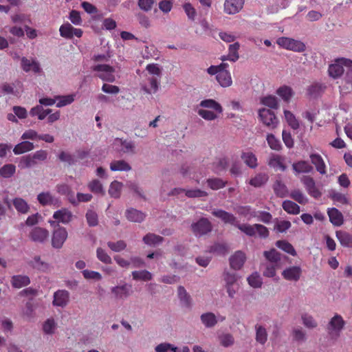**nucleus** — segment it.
Returning a JSON list of instances; mask_svg holds the SVG:
<instances>
[{"instance_id": "nucleus-1", "label": "nucleus", "mask_w": 352, "mask_h": 352, "mask_svg": "<svg viewBox=\"0 0 352 352\" xmlns=\"http://www.w3.org/2000/svg\"><path fill=\"white\" fill-rule=\"evenodd\" d=\"M197 115L206 121H214L223 113V107L214 99H204L196 106Z\"/></svg>"}, {"instance_id": "nucleus-2", "label": "nucleus", "mask_w": 352, "mask_h": 352, "mask_svg": "<svg viewBox=\"0 0 352 352\" xmlns=\"http://www.w3.org/2000/svg\"><path fill=\"white\" fill-rule=\"evenodd\" d=\"M227 63H221L219 65H211L207 69L208 74L216 75V79L222 87H229L232 85V78L230 72L228 70Z\"/></svg>"}, {"instance_id": "nucleus-3", "label": "nucleus", "mask_w": 352, "mask_h": 352, "mask_svg": "<svg viewBox=\"0 0 352 352\" xmlns=\"http://www.w3.org/2000/svg\"><path fill=\"white\" fill-rule=\"evenodd\" d=\"M344 67L351 68L352 60L346 58H337L329 65L328 74L331 78L337 79L344 74Z\"/></svg>"}, {"instance_id": "nucleus-4", "label": "nucleus", "mask_w": 352, "mask_h": 352, "mask_svg": "<svg viewBox=\"0 0 352 352\" xmlns=\"http://www.w3.org/2000/svg\"><path fill=\"white\" fill-rule=\"evenodd\" d=\"M133 293L132 285L126 282H121L110 288V294L116 301H124L129 298Z\"/></svg>"}, {"instance_id": "nucleus-5", "label": "nucleus", "mask_w": 352, "mask_h": 352, "mask_svg": "<svg viewBox=\"0 0 352 352\" xmlns=\"http://www.w3.org/2000/svg\"><path fill=\"white\" fill-rule=\"evenodd\" d=\"M257 113L259 121L267 128L274 129L278 126L279 120L271 109L262 107L258 109Z\"/></svg>"}, {"instance_id": "nucleus-6", "label": "nucleus", "mask_w": 352, "mask_h": 352, "mask_svg": "<svg viewBox=\"0 0 352 352\" xmlns=\"http://www.w3.org/2000/svg\"><path fill=\"white\" fill-rule=\"evenodd\" d=\"M223 280L226 292L230 298H234L240 288L239 277L234 273L224 272Z\"/></svg>"}, {"instance_id": "nucleus-7", "label": "nucleus", "mask_w": 352, "mask_h": 352, "mask_svg": "<svg viewBox=\"0 0 352 352\" xmlns=\"http://www.w3.org/2000/svg\"><path fill=\"white\" fill-rule=\"evenodd\" d=\"M238 228L245 234L250 236H256L265 238L269 234L267 228L261 224H242L237 225Z\"/></svg>"}, {"instance_id": "nucleus-8", "label": "nucleus", "mask_w": 352, "mask_h": 352, "mask_svg": "<svg viewBox=\"0 0 352 352\" xmlns=\"http://www.w3.org/2000/svg\"><path fill=\"white\" fill-rule=\"evenodd\" d=\"M276 43L280 47L287 50L296 52H302L305 50V45L302 42L289 37H280L277 38Z\"/></svg>"}, {"instance_id": "nucleus-9", "label": "nucleus", "mask_w": 352, "mask_h": 352, "mask_svg": "<svg viewBox=\"0 0 352 352\" xmlns=\"http://www.w3.org/2000/svg\"><path fill=\"white\" fill-rule=\"evenodd\" d=\"M93 70L98 72V76L104 81L113 82L116 80L115 68L109 65H96Z\"/></svg>"}, {"instance_id": "nucleus-10", "label": "nucleus", "mask_w": 352, "mask_h": 352, "mask_svg": "<svg viewBox=\"0 0 352 352\" xmlns=\"http://www.w3.org/2000/svg\"><path fill=\"white\" fill-rule=\"evenodd\" d=\"M59 33L65 39H72L74 37H82L83 31L80 28H74L69 22H65L60 26Z\"/></svg>"}, {"instance_id": "nucleus-11", "label": "nucleus", "mask_w": 352, "mask_h": 352, "mask_svg": "<svg viewBox=\"0 0 352 352\" xmlns=\"http://www.w3.org/2000/svg\"><path fill=\"white\" fill-rule=\"evenodd\" d=\"M20 65L25 72L39 74L42 72L39 62L34 58H27L25 56L20 58Z\"/></svg>"}, {"instance_id": "nucleus-12", "label": "nucleus", "mask_w": 352, "mask_h": 352, "mask_svg": "<svg viewBox=\"0 0 352 352\" xmlns=\"http://www.w3.org/2000/svg\"><path fill=\"white\" fill-rule=\"evenodd\" d=\"M245 0H225L223 10L226 14L234 15L239 13L243 8Z\"/></svg>"}, {"instance_id": "nucleus-13", "label": "nucleus", "mask_w": 352, "mask_h": 352, "mask_svg": "<svg viewBox=\"0 0 352 352\" xmlns=\"http://www.w3.org/2000/svg\"><path fill=\"white\" fill-rule=\"evenodd\" d=\"M53 218L54 219V221H49V223L51 226H53L56 223L67 224L72 220L73 214L68 209L61 208L54 213Z\"/></svg>"}, {"instance_id": "nucleus-14", "label": "nucleus", "mask_w": 352, "mask_h": 352, "mask_svg": "<svg viewBox=\"0 0 352 352\" xmlns=\"http://www.w3.org/2000/svg\"><path fill=\"white\" fill-rule=\"evenodd\" d=\"M68 234L65 228H58L52 234V245L54 248H61L67 238Z\"/></svg>"}, {"instance_id": "nucleus-15", "label": "nucleus", "mask_w": 352, "mask_h": 352, "mask_svg": "<svg viewBox=\"0 0 352 352\" xmlns=\"http://www.w3.org/2000/svg\"><path fill=\"white\" fill-rule=\"evenodd\" d=\"M192 230L196 236H201L210 232L212 226L206 219H201L197 222L192 224Z\"/></svg>"}, {"instance_id": "nucleus-16", "label": "nucleus", "mask_w": 352, "mask_h": 352, "mask_svg": "<svg viewBox=\"0 0 352 352\" xmlns=\"http://www.w3.org/2000/svg\"><path fill=\"white\" fill-rule=\"evenodd\" d=\"M113 149L124 153H134L135 146L131 141L122 140L121 139H116L113 142Z\"/></svg>"}, {"instance_id": "nucleus-17", "label": "nucleus", "mask_w": 352, "mask_h": 352, "mask_svg": "<svg viewBox=\"0 0 352 352\" xmlns=\"http://www.w3.org/2000/svg\"><path fill=\"white\" fill-rule=\"evenodd\" d=\"M344 326V321L340 315L335 314L330 320L328 330L330 334L338 336Z\"/></svg>"}, {"instance_id": "nucleus-18", "label": "nucleus", "mask_w": 352, "mask_h": 352, "mask_svg": "<svg viewBox=\"0 0 352 352\" xmlns=\"http://www.w3.org/2000/svg\"><path fill=\"white\" fill-rule=\"evenodd\" d=\"M69 293L65 289H59L54 292L52 305L54 307H65L69 303Z\"/></svg>"}, {"instance_id": "nucleus-19", "label": "nucleus", "mask_w": 352, "mask_h": 352, "mask_svg": "<svg viewBox=\"0 0 352 352\" xmlns=\"http://www.w3.org/2000/svg\"><path fill=\"white\" fill-rule=\"evenodd\" d=\"M49 236V232L47 230L41 228L35 227L29 233V238L31 241L36 243L44 242Z\"/></svg>"}, {"instance_id": "nucleus-20", "label": "nucleus", "mask_w": 352, "mask_h": 352, "mask_svg": "<svg viewBox=\"0 0 352 352\" xmlns=\"http://www.w3.org/2000/svg\"><path fill=\"white\" fill-rule=\"evenodd\" d=\"M276 95L285 102H289L295 96V91L292 87L283 85L276 90Z\"/></svg>"}, {"instance_id": "nucleus-21", "label": "nucleus", "mask_w": 352, "mask_h": 352, "mask_svg": "<svg viewBox=\"0 0 352 352\" xmlns=\"http://www.w3.org/2000/svg\"><path fill=\"white\" fill-rule=\"evenodd\" d=\"M302 270L299 266H290L285 268L283 272V277L289 281H297L300 279Z\"/></svg>"}, {"instance_id": "nucleus-22", "label": "nucleus", "mask_w": 352, "mask_h": 352, "mask_svg": "<svg viewBox=\"0 0 352 352\" xmlns=\"http://www.w3.org/2000/svg\"><path fill=\"white\" fill-rule=\"evenodd\" d=\"M268 165L276 170H285L286 168L285 158L277 154L270 155L268 160Z\"/></svg>"}, {"instance_id": "nucleus-23", "label": "nucleus", "mask_w": 352, "mask_h": 352, "mask_svg": "<svg viewBox=\"0 0 352 352\" xmlns=\"http://www.w3.org/2000/svg\"><path fill=\"white\" fill-rule=\"evenodd\" d=\"M245 260L246 256L245 253L237 251L230 258V267L235 270H239L243 267Z\"/></svg>"}, {"instance_id": "nucleus-24", "label": "nucleus", "mask_w": 352, "mask_h": 352, "mask_svg": "<svg viewBox=\"0 0 352 352\" xmlns=\"http://www.w3.org/2000/svg\"><path fill=\"white\" fill-rule=\"evenodd\" d=\"M301 181L311 196L318 198L321 195V192L316 186L315 182L311 177L305 176L302 178Z\"/></svg>"}, {"instance_id": "nucleus-25", "label": "nucleus", "mask_w": 352, "mask_h": 352, "mask_svg": "<svg viewBox=\"0 0 352 352\" xmlns=\"http://www.w3.org/2000/svg\"><path fill=\"white\" fill-rule=\"evenodd\" d=\"M177 295L181 305L185 308L190 309L193 305V300L185 288L179 286L177 289Z\"/></svg>"}, {"instance_id": "nucleus-26", "label": "nucleus", "mask_w": 352, "mask_h": 352, "mask_svg": "<svg viewBox=\"0 0 352 352\" xmlns=\"http://www.w3.org/2000/svg\"><path fill=\"white\" fill-rule=\"evenodd\" d=\"M37 200L42 206H58L59 201L49 192H42L37 195Z\"/></svg>"}, {"instance_id": "nucleus-27", "label": "nucleus", "mask_w": 352, "mask_h": 352, "mask_svg": "<svg viewBox=\"0 0 352 352\" xmlns=\"http://www.w3.org/2000/svg\"><path fill=\"white\" fill-rule=\"evenodd\" d=\"M327 214L330 222L334 226H340L344 223V217L337 208H332L327 210Z\"/></svg>"}, {"instance_id": "nucleus-28", "label": "nucleus", "mask_w": 352, "mask_h": 352, "mask_svg": "<svg viewBox=\"0 0 352 352\" xmlns=\"http://www.w3.org/2000/svg\"><path fill=\"white\" fill-rule=\"evenodd\" d=\"M160 87V82L155 77H151L148 78L147 82L142 84V89L146 94H155L156 93Z\"/></svg>"}, {"instance_id": "nucleus-29", "label": "nucleus", "mask_w": 352, "mask_h": 352, "mask_svg": "<svg viewBox=\"0 0 352 352\" xmlns=\"http://www.w3.org/2000/svg\"><path fill=\"white\" fill-rule=\"evenodd\" d=\"M212 214L217 218L221 219L225 223L236 225V218L230 213L222 210H214Z\"/></svg>"}, {"instance_id": "nucleus-30", "label": "nucleus", "mask_w": 352, "mask_h": 352, "mask_svg": "<svg viewBox=\"0 0 352 352\" xmlns=\"http://www.w3.org/2000/svg\"><path fill=\"white\" fill-rule=\"evenodd\" d=\"M201 323L207 328L213 327L218 322L216 315L212 312L204 313L200 316Z\"/></svg>"}, {"instance_id": "nucleus-31", "label": "nucleus", "mask_w": 352, "mask_h": 352, "mask_svg": "<svg viewBox=\"0 0 352 352\" xmlns=\"http://www.w3.org/2000/svg\"><path fill=\"white\" fill-rule=\"evenodd\" d=\"M125 215L129 221L136 223L142 222L145 218L143 212L133 208L128 209L125 212Z\"/></svg>"}, {"instance_id": "nucleus-32", "label": "nucleus", "mask_w": 352, "mask_h": 352, "mask_svg": "<svg viewBox=\"0 0 352 352\" xmlns=\"http://www.w3.org/2000/svg\"><path fill=\"white\" fill-rule=\"evenodd\" d=\"M336 236L342 246L352 248V236L349 233L338 230L336 232Z\"/></svg>"}, {"instance_id": "nucleus-33", "label": "nucleus", "mask_w": 352, "mask_h": 352, "mask_svg": "<svg viewBox=\"0 0 352 352\" xmlns=\"http://www.w3.org/2000/svg\"><path fill=\"white\" fill-rule=\"evenodd\" d=\"M30 283V278L25 275H15L11 278V284L14 288H21Z\"/></svg>"}, {"instance_id": "nucleus-34", "label": "nucleus", "mask_w": 352, "mask_h": 352, "mask_svg": "<svg viewBox=\"0 0 352 352\" xmlns=\"http://www.w3.org/2000/svg\"><path fill=\"white\" fill-rule=\"evenodd\" d=\"M42 329L44 333L52 335L57 329V322L54 318H47L42 324Z\"/></svg>"}, {"instance_id": "nucleus-35", "label": "nucleus", "mask_w": 352, "mask_h": 352, "mask_svg": "<svg viewBox=\"0 0 352 352\" xmlns=\"http://www.w3.org/2000/svg\"><path fill=\"white\" fill-rule=\"evenodd\" d=\"M76 94H71L56 96V107L58 108L71 104L76 100Z\"/></svg>"}, {"instance_id": "nucleus-36", "label": "nucleus", "mask_w": 352, "mask_h": 352, "mask_svg": "<svg viewBox=\"0 0 352 352\" xmlns=\"http://www.w3.org/2000/svg\"><path fill=\"white\" fill-rule=\"evenodd\" d=\"M310 159L311 163L316 166V170L320 174H324L326 173L325 164L320 155L312 153L310 155Z\"/></svg>"}, {"instance_id": "nucleus-37", "label": "nucleus", "mask_w": 352, "mask_h": 352, "mask_svg": "<svg viewBox=\"0 0 352 352\" xmlns=\"http://www.w3.org/2000/svg\"><path fill=\"white\" fill-rule=\"evenodd\" d=\"M292 168L294 172L297 174L308 173L313 169L312 166L306 161H298L295 162L293 164Z\"/></svg>"}, {"instance_id": "nucleus-38", "label": "nucleus", "mask_w": 352, "mask_h": 352, "mask_svg": "<svg viewBox=\"0 0 352 352\" xmlns=\"http://www.w3.org/2000/svg\"><path fill=\"white\" fill-rule=\"evenodd\" d=\"M240 45L238 42L234 43L233 44L230 45L229 46V52L228 56H222L221 60L224 61L226 60H229L231 61H236L239 58L238 51L239 49Z\"/></svg>"}, {"instance_id": "nucleus-39", "label": "nucleus", "mask_w": 352, "mask_h": 352, "mask_svg": "<svg viewBox=\"0 0 352 352\" xmlns=\"http://www.w3.org/2000/svg\"><path fill=\"white\" fill-rule=\"evenodd\" d=\"M262 104L270 109H276L279 107L278 98L274 95H267L262 97L260 100Z\"/></svg>"}, {"instance_id": "nucleus-40", "label": "nucleus", "mask_w": 352, "mask_h": 352, "mask_svg": "<svg viewBox=\"0 0 352 352\" xmlns=\"http://www.w3.org/2000/svg\"><path fill=\"white\" fill-rule=\"evenodd\" d=\"M283 114L284 118L289 126H291L293 129H298L299 128V121L291 111L284 109Z\"/></svg>"}, {"instance_id": "nucleus-41", "label": "nucleus", "mask_w": 352, "mask_h": 352, "mask_svg": "<svg viewBox=\"0 0 352 352\" xmlns=\"http://www.w3.org/2000/svg\"><path fill=\"white\" fill-rule=\"evenodd\" d=\"M241 157L244 163L252 168H254L258 166L257 157L252 152H243Z\"/></svg>"}, {"instance_id": "nucleus-42", "label": "nucleus", "mask_w": 352, "mask_h": 352, "mask_svg": "<svg viewBox=\"0 0 352 352\" xmlns=\"http://www.w3.org/2000/svg\"><path fill=\"white\" fill-rule=\"evenodd\" d=\"M131 166L124 160H114L110 164L111 171H129L131 170Z\"/></svg>"}, {"instance_id": "nucleus-43", "label": "nucleus", "mask_w": 352, "mask_h": 352, "mask_svg": "<svg viewBox=\"0 0 352 352\" xmlns=\"http://www.w3.org/2000/svg\"><path fill=\"white\" fill-rule=\"evenodd\" d=\"M34 148V146L33 143L28 141H23L14 146L13 152L15 155H20L30 151L33 150Z\"/></svg>"}, {"instance_id": "nucleus-44", "label": "nucleus", "mask_w": 352, "mask_h": 352, "mask_svg": "<svg viewBox=\"0 0 352 352\" xmlns=\"http://www.w3.org/2000/svg\"><path fill=\"white\" fill-rule=\"evenodd\" d=\"M248 285L252 288H260L263 285V279L257 272L252 273L247 278Z\"/></svg>"}, {"instance_id": "nucleus-45", "label": "nucleus", "mask_w": 352, "mask_h": 352, "mask_svg": "<svg viewBox=\"0 0 352 352\" xmlns=\"http://www.w3.org/2000/svg\"><path fill=\"white\" fill-rule=\"evenodd\" d=\"M123 188V184L122 182L118 181L112 182L109 188V194L111 197L118 198L121 195V192Z\"/></svg>"}, {"instance_id": "nucleus-46", "label": "nucleus", "mask_w": 352, "mask_h": 352, "mask_svg": "<svg viewBox=\"0 0 352 352\" xmlns=\"http://www.w3.org/2000/svg\"><path fill=\"white\" fill-rule=\"evenodd\" d=\"M51 112H52V109H44L42 106L37 105L31 109L30 115L32 116H37L38 120H43Z\"/></svg>"}, {"instance_id": "nucleus-47", "label": "nucleus", "mask_w": 352, "mask_h": 352, "mask_svg": "<svg viewBox=\"0 0 352 352\" xmlns=\"http://www.w3.org/2000/svg\"><path fill=\"white\" fill-rule=\"evenodd\" d=\"M276 245L277 248L284 251L285 252L292 255L296 256V251L295 250L294 246L287 241L280 240L276 242Z\"/></svg>"}, {"instance_id": "nucleus-48", "label": "nucleus", "mask_w": 352, "mask_h": 352, "mask_svg": "<svg viewBox=\"0 0 352 352\" xmlns=\"http://www.w3.org/2000/svg\"><path fill=\"white\" fill-rule=\"evenodd\" d=\"M155 352H179V348L175 345L164 342L155 346Z\"/></svg>"}, {"instance_id": "nucleus-49", "label": "nucleus", "mask_w": 352, "mask_h": 352, "mask_svg": "<svg viewBox=\"0 0 352 352\" xmlns=\"http://www.w3.org/2000/svg\"><path fill=\"white\" fill-rule=\"evenodd\" d=\"M12 204L16 210L21 213L25 214L29 211L30 206L22 198L16 197L13 199Z\"/></svg>"}, {"instance_id": "nucleus-50", "label": "nucleus", "mask_w": 352, "mask_h": 352, "mask_svg": "<svg viewBox=\"0 0 352 352\" xmlns=\"http://www.w3.org/2000/svg\"><path fill=\"white\" fill-rule=\"evenodd\" d=\"M282 206L285 212L291 214H298L300 212L299 206L290 200L284 201Z\"/></svg>"}, {"instance_id": "nucleus-51", "label": "nucleus", "mask_w": 352, "mask_h": 352, "mask_svg": "<svg viewBox=\"0 0 352 352\" xmlns=\"http://www.w3.org/2000/svg\"><path fill=\"white\" fill-rule=\"evenodd\" d=\"M31 265L39 270V271H41V272H47L48 271L50 270V265L42 261L40 257H34L32 261H31Z\"/></svg>"}, {"instance_id": "nucleus-52", "label": "nucleus", "mask_w": 352, "mask_h": 352, "mask_svg": "<svg viewBox=\"0 0 352 352\" xmlns=\"http://www.w3.org/2000/svg\"><path fill=\"white\" fill-rule=\"evenodd\" d=\"M87 186L89 189L95 194L104 195L105 193L102 184L98 179H92Z\"/></svg>"}, {"instance_id": "nucleus-53", "label": "nucleus", "mask_w": 352, "mask_h": 352, "mask_svg": "<svg viewBox=\"0 0 352 352\" xmlns=\"http://www.w3.org/2000/svg\"><path fill=\"white\" fill-rule=\"evenodd\" d=\"M182 8L187 16L188 19L190 21H195L197 13L194 6L190 2H185L182 5Z\"/></svg>"}, {"instance_id": "nucleus-54", "label": "nucleus", "mask_w": 352, "mask_h": 352, "mask_svg": "<svg viewBox=\"0 0 352 352\" xmlns=\"http://www.w3.org/2000/svg\"><path fill=\"white\" fill-rule=\"evenodd\" d=\"M256 340L261 344H264L267 340V333L263 326H256Z\"/></svg>"}, {"instance_id": "nucleus-55", "label": "nucleus", "mask_w": 352, "mask_h": 352, "mask_svg": "<svg viewBox=\"0 0 352 352\" xmlns=\"http://www.w3.org/2000/svg\"><path fill=\"white\" fill-rule=\"evenodd\" d=\"M266 140L271 149L275 151H280L281 149L282 145L280 140L272 133L267 134Z\"/></svg>"}, {"instance_id": "nucleus-56", "label": "nucleus", "mask_w": 352, "mask_h": 352, "mask_svg": "<svg viewBox=\"0 0 352 352\" xmlns=\"http://www.w3.org/2000/svg\"><path fill=\"white\" fill-rule=\"evenodd\" d=\"M330 197L335 203H338L341 205H348L350 203L349 199L347 196L339 192H332L330 195Z\"/></svg>"}, {"instance_id": "nucleus-57", "label": "nucleus", "mask_w": 352, "mask_h": 352, "mask_svg": "<svg viewBox=\"0 0 352 352\" xmlns=\"http://www.w3.org/2000/svg\"><path fill=\"white\" fill-rule=\"evenodd\" d=\"M268 177L265 174L260 173L250 179L249 184L254 187H260L266 183Z\"/></svg>"}, {"instance_id": "nucleus-58", "label": "nucleus", "mask_w": 352, "mask_h": 352, "mask_svg": "<svg viewBox=\"0 0 352 352\" xmlns=\"http://www.w3.org/2000/svg\"><path fill=\"white\" fill-rule=\"evenodd\" d=\"M174 0H161L158 2V8L164 14H169L173 8Z\"/></svg>"}, {"instance_id": "nucleus-59", "label": "nucleus", "mask_w": 352, "mask_h": 352, "mask_svg": "<svg viewBox=\"0 0 352 352\" xmlns=\"http://www.w3.org/2000/svg\"><path fill=\"white\" fill-rule=\"evenodd\" d=\"M82 274L83 277L88 280L100 281L102 279V274L96 271L84 270Z\"/></svg>"}, {"instance_id": "nucleus-60", "label": "nucleus", "mask_w": 352, "mask_h": 352, "mask_svg": "<svg viewBox=\"0 0 352 352\" xmlns=\"http://www.w3.org/2000/svg\"><path fill=\"white\" fill-rule=\"evenodd\" d=\"M143 241L148 245L155 246L162 241V238L160 236L149 233L143 238Z\"/></svg>"}, {"instance_id": "nucleus-61", "label": "nucleus", "mask_w": 352, "mask_h": 352, "mask_svg": "<svg viewBox=\"0 0 352 352\" xmlns=\"http://www.w3.org/2000/svg\"><path fill=\"white\" fill-rule=\"evenodd\" d=\"M133 278L135 280H150L152 274L147 270L134 271L132 272Z\"/></svg>"}, {"instance_id": "nucleus-62", "label": "nucleus", "mask_w": 352, "mask_h": 352, "mask_svg": "<svg viewBox=\"0 0 352 352\" xmlns=\"http://www.w3.org/2000/svg\"><path fill=\"white\" fill-rule=\"evenodd\" d=\"M16 171V166L14 164H6L0 168V175L4 178L12 177Z\"/></svg>"}, {"instance_id": "nucleus-63", "label": "nucleus", "mask_w": 352, "mask_h": 352, "mask_svg": "<svg viewBox=\"0 0 352 352\" xmlns=\"http://www.w3.org/2000/svg\"><path fill=\"white\" fill-rule=\"evenodd\" d=\"M265 257L270 262L276 263L280 260V254L275 249L264 252Z\"/></svg>"}, {"instance_id": "nucleus-64", "label": "nucleus", "mask_w": 352, "mask_h": 352, "mask_svg": "<svg viewBox=\"0 0 352 352\" xmlns=\"http://www.w3.org/2000/svg\"><path fill=\"white\" fill-rule=\"evenodd\" d=\"M290 197L300 204H305L308 202L307 197L298 190H293L290 194Z\"/></svg>"}]
</instances>
